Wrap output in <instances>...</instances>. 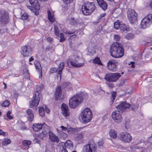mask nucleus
<instances>
[{"label":"nucleus","instance_id":"f257e3e1","mask_svg":"<svg viewBox=\"0 0 152 152\" xmlns=\"http://www.w3.org/2000/svg\"><path fill=\"white\" fill-rule=\"evenodd\" d=\"M130 106V104L127 103L126 102L123 101L116 107L117 110L113 112L112 114V118L115 122L119 123L121 121L122 118L120 113L126 111Z\"/></svg>","mask_w":152,"mask_h":152},{"label":"nucleus","instance_id":"f03ea898","mask_svg":"<svg viewBox=\"0 0 152 152\" xmlns=\"http://www.w3.org/2000/svg\"><path fill=\"white\" fill-rule=\"evenodd\" d=\"M110 52L111 55L113 58H120L124 56V50L121 44L116 42L111 45Z\"/></svg>","mask_w":152,"mask_h":152},{"label":"nucleus","instance_id":"7ed1b4c3","mask_svg":"<svg viewBox=\"0 0 152 152\" xmlns=\"http://www.w3.org/2000/svg\"><path fill=\"white\" fill-rule=\"evenodd\" d=\"M95 4L94 2H87L85 3L82 7V11L85 15H89L95 10Z\"/></svg>","mask_w":152,"mask_h":152},{"label":"nucleus","instance_id":"20e7f679","mask_svg":"<svg viewBox=\"0 0 152 152\" xmlns=\"http://www.w3.org/2000/svg\"><path fill=\"white\" fill-rule=\"evenodd\" d=\"M83 100V97L81 95L78 94L75 96L69 99V106L70 108L74 109L81 104Z\"/></svg>","mask_w":152,"mask_h":152},{"label":"nucleus","instance_id":"39448f33","mask_svg":"<svg viewBox=\"0 0 152 152\" xmlns=\"http://www.w3.org/2000/svg\"><path fill=\"white\" fill-rule=\"evenodd\" d=\"M81 117L83 122L87 123L90 122L92 117V113L88 108H86L81 112Z\"/></svg>","mask_w":152,"mask_h":152},{"label":"nucleus","instance_id":"423d86ee","mask_svg":"<svg viewBox=\"0 0 152 152\" xmlns=\"http://www.w3.org/2000/svg\"><path fill=\"white\" fill-rule=\"evenodd\" d=\"M121 76L118 73H107L106 74L104 79L109 83L116 82Z\"/></svg>","mask_w":152,"mask_h":152},{"label":"nucleus","instance_id":"0eeeda50","mask_svg":"<svg viewBox=\"0 0 152 152\" xmlns=\"http://www.w3.org/2000/svg\"><path fill=\"white\" fill-rule=\"evenodd\" d=\"M10 21L8 13L4 10H0V24L4 26Z\"/></svg>","mask_w":152,"mask_h":152},{"label":"nucleus","instance_id":"6e6552de","mask_svg":"<svg viewBox=\"0 0 152 152\" xmlns=\"http://www.w3.org/2000/svg\"><path fill=\"white\" fill-rule=\"evenodd\" d=\"M152 22V14H150L142 19L141 23V27L142 28L145 29L149 27Z\"/></svg>","mask_w":152,"mask_h":152},{"label":"nucleus","instance_id":"1a4fd4ad","mask_svg":"<svg viewBox=\"0 0 152 152\" xmlns=\"http://www.w3.org/2000/svg\"><path fill=\"white\" fill-rule=\"evenodd\" d=\"M71 65L75 67H80L84 65V63H77L80 61L79 58L76 55H73L70 56L68 59Z\"/></svg>","mask_w":152,"mask_h":152},{"label":"nucleus","instance_id":"9d476101","mask_svg":"<svg viewBox=\"0 0 152 152\" xmlns=\"http://www.w3.org/2000/svg\"><path fill=\"white\" fill-rule=\"evenodd\" d=\"M119 139L124 143H129L132 140V137L127 132H123L118 135Z\"/></svg>","mask_w":152,"mask_h":152},{"label":"nucleus","instance_id":"9b49d317","mask_svg":"<svg viewBox=\"0 0 152 152\" xmlns=\"http://www.w3.org/2000/svg\"><path fill=\"white\" fill-rule=\"evenodd\" d=\"M127 16L130 22L131 23L136 22L137 19V14L134 10L131 9L128 10L127 12Z\"/></svg>","mask_w":152,"mask_h":152},{"label":"nucleus","instance_id":"f8f14e48","mask_svg":"<svg viewBox=\"0 0 152 152\" xmlns=\"http://www.w3.org/2000/svg\"><path fill=\"white\" fill-rule=\"evenodd\" d=\"M118 65V61L114 59H111L107 63L108 69L110 71L115 72L116 71L117 66Z\"/></svg>","mask_w":152,"mask_h":152},{"label":"nucleus","instance_id":"ddd939ff","mask_svg":"<svg viewBox=\"0 0 152 152\" xmlns=\"http://www.w3.org/2000/svg\"><path fill=\"white\" fill-rule=\"evenodd\" d=\"M39 102V93L38 91L35 92V95L31 99L30 102V107L32 108L34 106H37L38 105Z\"/></svg>","mask_w":152,"mask_h":152},{"label":"nucleus","instance_id":"4468645a","mask_svg":"<svg viewBox=\"0 0 152 152\" xmlns=\"http://www.w3.org/2000/svg\"><path fill=\"white\" fill-rule=\"evenodd\" d=\"M114 27L116 29H120L123 31H128L130 30V28H127L124 24L119 20H117L114 23Z\"/></svg>","mask_w":152,"mask_h":152},{"label":"nucleus","instance_id":"2eb2a0df","mask_svg":"<svg viewBox=\"0 0 152 152\" xmlns=\"http://www.w3.org/2000/svg\"><path fill=\"white\" fill-rule=\"evenodd\" d=\"M32 48L29 45L22 46L21 48V53L24 57H28L32 53Z\"/></svg>","mask_w":152,"mask_h":152},{"label":"nucleus","instance_id":"dca6fc26","mask_svg":"<svg viewBox=\"0 0 152 152\" xmlns=\"http://www.w3.org/2000/svg\"><path fill=\"white\" fill-rule=\"evenodd\" d=\"M97 148L94 144L88 143L84 146L83 148L82 152H94Z\"/></svg>","mask_w":152,"mask_h":152},{"label":"nucleus","instance_id":"f3484780","mask_svg":"<svg viewBox=\"0 0 152 152\" xmlns=\"http://www.w3.org/2000/svg\"><path fill=\"white\" fill-rule=\"evenodd\" d=\"M61 109L62 114L64 117H66L69 116L70 113L67 106L63 103L61 105Z\"/></svg>","mask_w":152,"mask_h":152},{"label":"nucleus","instance_id":"a211bd4d","mask_svg":"<svg viewBox=\"0 0 152 152\" xmlns=\"http://www.w3.org/2000/svg\"><path fill=\"white\" fill-rule=\"evenodd\" d=\"M35 68L37 71L39 72L40 74L39 78H41L42 76V67L40 64L39 62L37 61H35L34 63Z\"/></svg>","mask_w":152,"mask_h":152},{"label":"nucleus","instance_id":"6ab92c4d","mask_svg":"<svg viewBox=\"0 0 152 152\" xmlns=\"http://www.w3.org/2000/svg\"><path fill=\"white\" fill-rule=\"evenodd\" d=\"M61 94V87L60 86H59L57 88L55 93V99L57 101L60 99Z\"/></svg>","mask_w":152,"mask_h":152},{"label":"nucleus","instance_id":"aec40b11","mask_svg":"<svg viewBox=\"0 0 152 152\" xmlns=\"http://www.w3.org/2000/svg\"><path fill=\"white\" fill-rule=\"evenodd\" d=\"M48 133L49 138L51 141L53 142H58L59 140L58 137L54 134L52 132L49 131Z\"/></svg>","mask_w":152,"mask_h":152},{"label":"nucleus","instance_id":"412c9836","mask_svg":"<svg viewBox=\"0 0 152 152\" xmlns=\"http://www.w3.org/2000/svg\"><path fill=\"white\" fill-rule=\"evenodd\" d=\"M99 6L102 9L105 10L107 8V4L103 0H96Z\"/></svg>","mask_w":152,"mask_h":152},{"label":"nucleus","instance_id":"4be33fe9","mask_svg":"<svg viewBox=\"0 0 152 152\" xmlns=\"http://www.w3.org/2000/svg\"><path fill=\"white\" fill-rule=\"evenodd\" d=\"M42 125L41 123H34L33 124L32 128L34 131L38 132L42 129Z\"/></svg>","mask_w":152,"mask_h":152},{"label":"nucleus","instance_id":"5701e85b","mask_svg":"<svg viewBox=\"0 0 152 152\" xmlns=\"http://www.w3.org/2000/svg\"><path fill=\"white\" fill-rule=\"evenodd\" d=\"M26 113L28 115V119L30 122L32 121L34 118L33 112L30 109H28L26 110Z\"/></svg>","mask_w":152,"mask_h":152},{"label":"nucleus","instance_id":"b1692460","mask_svg":"<svg viewBox=\"0 0 152 152\" xmlns=\"http://www.w3.org/2000/svg\"><path fill=\"white\" fill-rule=\"evenodd\" d=\"M64 147L66 149V148H68L69 149H71L73 148V145L72 144V142L70 140H67L66 142L64 143V146L62 147Z\"/></svg>","mask_w":152,"mask_h":152},{"label":"nucleus","instance_id":"393cba45","mask_svg":"<svg viewBox=\"0 0 152 152\" xmlns=\"http://www.w3.org/2000/svg\"><path fill=\"white\" fill-rule=\"evenodd\" d=\"M70 23L73 26L77 25L80 23V21L78 19H75L72 17L69 19Z\"/></svg>","mask_w":152,"mask_h":152},{"label":"nucleus","instance_id":"a878e982","mask_svg":"<svg viewBox=\"0 0 152 152\" xmlns=\"http://www.w3.org/2000/svg\"><path fill=\"white\" fill-rule=\"evenodd\" d=\"M31 5L36 7L37 9H39V5L37 0H29Z\"/></svg>","mask_w":152,"mask_h":152},{"label":"nucleus","instance_id":"bb28decb","mask_svg":"<svg viewBox=\"0 0 152 152\" xmlns=\"http://www.w3.org/2000/svg\"><path fill=\"white\" fill-rule=\"evenodd\" d=\"M48 18L49 20L51 23L54 22L55 21V18L54 15L52 14L50 11H48Z\"/></svg>","mask_w":152,"mask_h":152},{"label":"nucleus","instance_id":"cd10ccee","mask_svg":"<svg viewBox=\"0 0 152 152\" xmlns=\"http://www.w3.org/2000/svg\"><path fill=\"white\" fill-rule=\"evenodd\" d=\"M27 7L29 9L33 12L36 15H38L39 14L38 10H39V9H37L36 7H32L30 6H28Z\"/></svg>","mask_w":152,"mask_h":152},{"label":"nucleus","instance_id":"c85d7f7f","mask_svg":"<svg viewBox=\"0 0 152 152\" xmlns=\"http://www.w3.org/2000/svg\"><path fill=\"white\" fill-rule=\"evenodd\" d=\"M109 135L111 138L114 139L117 137V134L115 130L111 129L110 131Z\"/></svg>","mask_w":152,"mask_h":152},{"label":"nucleus","instance_id":"c756f323","mask_svg":"<svg viewBox=\"0 0 152 152\" xmlns=\"http://www.w3.org/2000/svg\"><path fill=\"white\" fill-rule=\"evenodd\" d=\"M65 64L64 62H61L59 64L58 66L59 70L57 73L58 75H59L60 76H61L62 70L64 67Z\"/></svg>","mask_w":152,"mask_h":152},{"label":"nucleus","instance_id":"7c9ffc66","mask_svg":"<svg viewBox=\"0 0 152 152\" xmlns=\"http://www.w3.org/2000/svg\"><path fill=\"white\" fill-rule=\"evenodd\" d=\"M93 62L94 64H97L101 65H102L100 58L98 57H96L94 59Z\"/></svg>","mask_w":152,"mask_h":152},{"label":"nucleus","instance_id":"2f4dec72","mask_svg":"<svg viewBox=\"0 0 152 152\" xmlns=\"http://www.w3.org/2000/svg\"><path fill=\"white\" fill-rule=\"evenodd\" d=\"M59 30L58 26L54 25V32L56 36L59 37Z\"/></svg>","mask_w":152,"mask_h":152},{"label":"nucleus","instance_id":"473e14b6","mask_svg":"<svg viewBox=\"0 0 152 152\" xmlns=\"http://www.w3.org/2000/svg\"><path fill=\"white\" fill-rule=\"evenodd\" d=\"M11 113V112L10 111H9L7 113V118H6V116H4V118L6 120H7L9 119V120H11L13 119V117L10 115Z\"/></svg>","mask_w":152,"mask_h":152},{"label":"nucleus","instance_id":"72a5a7b5","mask_svg":"<svg viewBox=\"0 0 152 152\" xmlns=\"http://www.w3.org/2000/svg\"><path fill=\"white\" fill-rule=\"evenodd\" d=\"M11 142V140L8 139H5L2 142V144L3 145H6Z\"/></svg>","mask_w":152,"mask_h":152},{"label":"nucleus","instance_id":"f704fd0d","mask_svg":"<svg viewBox=\"0 0 152 152\" xmlns=\"http://www.w3.org/2000/svg\"><path fill=\"white\" fill-rule=\"evenodd\" d=\"M10 104V101L8 100H6L2 103L1 105L3 107H6L9 106Z\"/></svg>","mask_w":152,"mask_h":152},{"label":"nucleus","instance_id":"c9c22d12","mask_svg":"<svg viewBox=\"0 0 152 152\" xmlns=\"http://www.w3.org/2000/svg\"><path fill=\"white\" fill-rule=\"evenodd\" d=\"M39 112L40 115L43 116L45 114L44 109L42 107H40L39 108Z\"/></svg>","mask_w":152,"mask_h":152},{"label":"nucleus","instance_id":"e433bc0d","mask_svg":"<svg viewBox=\"0 0 152 152\" xmlns=\"http://www.w3.org/2000/svg\"><path fill=\"white\" fill-rule=\"evenodd\" d=\"M134 34L129 33L126 34L125 37L128 39H130L133 38L134 37Z\"/></svg>","mask_w":152,"mask_h":152},{"label":"nucleus","instance_id":"4c0bfd02","mask_svg":"<svg viewBox=\"0 0 152 152\" xmlns=\"http://www.w3.org/2000/svg\"><path fill=\"white\" fill-rule=\"evenodd\" d=\"M60 41L61 42H64L66 40V38L64 37V35L63 33H60Z\"/></svg>","mask_w":152,"mask_h":152},{"label":"nucleus","instance_id":"58836bf2","mask_svg":"<svg viewBox=\"0 0 152 152\" xmlns=\"http://www.w3.org/2000/svg\"><path fill=\"white\" fill-rule=\"evenodd\" d=\"M21 17L23 20H26L28 18L29 15L27 13H24L21 16Z\"/></svg>","mask_w":152,"mask_h":152},{"label":"nucleus","instance_id":"ea45409f","mask_svg":"<svg viewBox=\"0 0 152 152\" xmlns=\"http://www.w3.org/2000/svg\"><path fill=\"white\" fill-rule=\"evenodd\" d=\"M23 145L26 146H28L30 145L31 143V142L30 140H24L23 142Z\"/></svg>","mask_w":152,"mask_h":152},{"label":"nucleus","instance_id":"a19ab883","mask_svg":"<svg viewBox=\"0 0 152 152\" xmlns=\"http://www.w3.org/2000/svg\"><path fill=\"white\" fill-rule=\"evenodd\" d=\"M131 107V109L133 111H134L135 109H137L138 107V105L135 104H133L131 105L130 104V106Z\"/></svg>","mask_w":152,"mask_h":152},{"label":"nucleus","instance_id":"79ce46f5","mask_svg":"<svg viewBox=\"0 0 152 152\" xmlns=\"http://www.w3.org/2000/svg\"><path fill=\"white\" fill-rule=\"evenodd\" d=\"M45 136L42 133H40L37 135V137L42 140H43Z\"/></svg>","mask_w":152,"mask_h":152},{"label":"nucleus","instance_id":"37998d69","mask_svg":"<svg viewBox=\"0 0 152 152\" xmlns=\"http://www.w3.org/2000/svg\"><path fill=\"white\" fill-rule=\"evenodd\" d=\"M64 3L66 4H69L72 2L73 0H63Z\"/></svg>","mask_w":152,"mask_h":152},{"label":"nucleus","instance_id":"c03bdc74","mask_svg":"<svg viewBox=\"0 0 152 152\" xmlns=\"http://www.w3.org/2000/svg\"><path fill=\"white\" fill-rule=\"evenodd\" d=\"M58 71V69L56 68H53L50 69V73H53Z\"/></svg>","mask_w":152,"mask_h":152},{"label":"nucleus","instance_id":"a18cd8bd","mask_svg":"<svg viewBox=\"0 0 152 152\" xmlns=\"http://www.w3.org/2000/svg\"><path fill=\"white\" fill-rule=\"evenodd\" d=\"M0 135L3 136H7L8 134L7 133L3 132L2 130L0 129Z\"/></svg>","mask_w":152,"mask_h":152},{"label":"nucleus","instance_id":"49530a36","mask_svg":"<svg viewBox=\"0 0 152 152\" xmlns=\"http://www.w3.org/2000/svg\"><path fill=\"white\" fill-rule=\"evenodd\" d=\"M114 39L115 41H118L120 39V37L118 35H115L114 36Z\"/></svg>","mask_w":152,"mask_h":152},{"label":"nucleus","instance_id":"de8ad7c7","mask_svg":"<svg viewBox=\"0 0 152 152\" xmlns=\"http://www.w3.org/2000/svg\"><path fill=\"white\" fill-rule=\"evenodd\" d=\"M106 15V14L105 13H102L99 16H98V20H99L102 18L104 17Z\"/></svg>","mask_w":152,"mask_h":152},{"label":"nucleus","instance_id":"09e8293b","mask_svg":"<svg viewBox=\"0 0 152 152\" xmlns=\"http://www.w3.org/2000/svg\"><path fill=\"white\" fill-rule=\"evenodd\" d=\"M116 93L115 91H112L111 92V95L112 96L111 98H115L116 97Z\"/></svg>","mask_w":152,"mask_h":152},{"label":"nucleus","instance_id":"8fccbe9b","mask_svg":"<svg viewBox=\"0 0 152 152\" xmlns=\"http://www.w3.org/2000/svg\"><path fill=\"white\" fill-rule=\"evenodd\" d=\"M33 142L34 143H39L40 141L37 138H35L33 140Z\"/></svg>","mask_w":152,"mask_h":152},{"label":"nucleus","instance_id":"3c124183","mask_svg":"<svg viewBox=\"0 0 152 152\" xmlns=\"http://www.w3.org/2000/svg\"><path fill=\"white\" fill-rule=\"evenodd\" d=\"M104 141L102 140H100L98 142V145L99 146H102L104 143Z\"/></svg>","mask_w":152,"mask_h":152},{"label":"nucleus","instance_id":"603ef678","mask_svg":"<svg viewBox=\"0 0 152 152\" xmlns=\"http://www.w3.org/2000/svg\"><path fill=\"white\" fill-rule=\"evenodd\" d=\"M46 39L48 42H52L53 41V38L51 37H48Z\"/></svg>","mask_w":152,"mask_h":152},{"label":"nucleus","instance_id":"864d4df0","mask_svg":"<svg viewBox=\"0 0 152 152\" xmlns=\"http://www.w3.org/2000/svg\"><path fill=\"white\" fill-rule=\"evenodd\" d=\"M43 85H42L41 86H37L36 87L37 88V89L38 91H39V89L40 90H41L43 88Z\"/></svg>","mask_w":152,"mask_h":152},{"label":"nucleus","instance_id":"5fc2aeb1","mask_svg":"<svg viewBox=\"0 0 152 152\" xmlns=\"http://www.w3.org/2000/svg\"><path fill=\"white\" fill-rule=\"evenodd\" d=\"M125 81L124 80H122L119 84V86H122L125 83Z\"/></svg>","mask_w":152,"mask_h":152},{"label":"nucleus","instance_id":"6e6d98bb","mask_svg":"<svg viewBox=\"0 0 152 152\" xmlns=\"http://www.w3.org/2000/svg\"><path fill=\"white\" fill-rule=\"evenodd\" d=\"M64 33L66 34H67L68 35H70L72 34H73L74 33V32H71L70 31H66L64 32Z\"/></svg>","mask_w":152,"mask_h":152},{"label":"nucleus","instance_id":"4d7b16f0","mask_svg":"<svg viewBox=\"0 0 152 152\" xmlns=\"http://www.w3.org/2000/svg\"><path fill=\"white\" fill-rule=\"evenodd\" d=\"M60 127L61 128V130L62 131H66L67 129L66 127L63 126H61Z\"/></svg>","mask_w":152,"mask_h":152},{"label":"nucleus","instance_id":"13d9d810","mask_svg":"<svg viewBox=\"0 0 152 152\" xmlns=\"http://www.w3.org/2000/svg\"><path fill=\"white\" fill-rule=\"evenodd\" d=\"M61 152H68L67 151L64 147H62V149L61 150Z\"/></svg>","mask_w":152,"mask_h":152},{"label":"nucleus","instance_id":"bf43d9fd","mask_svg":"<svg viewBox=\"0 0 152 152\" xmlns=\"http://www.w3.org/2000/svg\"><path fill=\"white\" fill-rule=\"evenodd\" d=\"M50 49V46L48 45L46 47L45 50L46 51H49Z\"/></svg>","mask_w":152,"mask_h":152},{"label":"nucleus","instance_id":"052dcab7","mask_svg":"<svg viewBox=\"0 0 152 152\" xmlns=\"http://www.w3.org/2000/svg\"><path fill=\"white\" fill-rule=\"evenodd\" d=\"M108 86L110 88H112L114 87V86L113 84L111 83L108 84Z\"/></svg>","mask_w":152,"mask_h":152},{"label":"nucleus","instance_id":"680f3d73","mask_svg":"<svg viewBox=\"0 0 152 152\" xmlns=\"http://www.w3.org/2000/svg\"><path fill=\"white\" fill-rule=\"evenodd\" d=\"M45 111L48 113H49L50 112V110L48 108H46V107H45Z\"/></svg>","mask_w":152,"mask_h":152},{"label":"nucleus","instance_id":"e2e57ef3","mask_svg":"<svg viewBox=\"0 0 152 152\" xmlns=\"http://www.w3.org/2000/svg\"><path fill=\"white\" fill-rule=\"evenodd\" d=\"M48 132H46V131H43L41 133H42L43 135L45 136L46 135L48 134Z\"/></svg>","mask_w":152,"mask_h":152},{"label":"nucleus","instance_id":"0e129e2a","mask_svg":"<svg viewBox=\"0 0 152 152\" xmlns=\"http://www.w3.org/2000/svg\"><path fill=\"white\" fill-rule=\"evenodd\" d=\"M76 36H77V35H75V34H74V35H72V36H71L70 37V38L71 39H72V38H75L76 37Z\"/></svg>","mask_w":152,"mask_h":152},{"label":"nucleus","instance_id":"69168bd1","mask_svg":"<svg viewBox=\"0 0 152 152\" xmlns=\"http://www.w3.org/2000/svg\"><path fill=\"white\" fill-rule=\"evenodd\" d=\"M34 60V58H33V56H32L29 58V62H31V61H33Z\"/></svg>","mask_w":152,"mask_h":152},{"label":"nucleus","instance_id":"338daca9","mask_svg":"<svg viewBox=\"0 0 152 152\" xmlns=\"http://www.w3.org/2000/svg\"><path fill=\"white\" fill-rule=\"evenodd\" d=\"M149 6L152 9V0H151V2L149 4Z\"/></svg>","mask_w":152,"mask_h":152},{"label":"nucleus","instance_id":"774afa93","mask_svg":"<svg viewBox=\"0 0 152 152\" xmlns=\"http://www.w3.org/2000/svg\"><path fill=\"white\" fill-rule=\"evenodd\" d=\"M115 98H111V102H112V104L113 102H114L115 99Z\"/></svg>","mask_w":152,"mask_h":152}]
</instances>
